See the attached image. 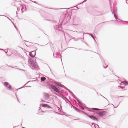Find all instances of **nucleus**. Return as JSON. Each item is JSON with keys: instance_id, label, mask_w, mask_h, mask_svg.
<instances>
[{"instance_id": "53", "label": "nucleus", "mask_w": 128, "mask_h": 128, "mask_svg": "<svg viewBox=\"0 0 128 128\" xmlns=\"http://www.w3.org/2000/svg\"><path fill=\"white\" fill-rule=\"evenodd\" d=\"M70 105H71V106H72V104H71V103H70Z\"/></svg>"}, {"instance_id": "4", "label": "nucleus", "mask_w": 128, "mask_h": 128, "mask_svg": "<svg viewBox=\"0 0 128 128\" xmlns=\"http://www.w3.org/2000/svg\"><path fill=\"white\" fill-rule=\"evenodd\" d=\"M4 85L5 87L8 88L9 90H12V86L8 82H4Z\"/></svg>"}, {"instance_id": "15", "label": "nucleus", "mask_w": 128, "mask_h": 128, "mask_svg": "<svg viewBox=\"0 0 128 128\" xmlns=\"http://www.w3.org/2000/svg\"><path fill=\"white\" fill-rule=\"evenodd\" d=\"M46 78L44 76H43L41 77L40 80L42 81H44L46 80Z\"/></svg>"}, {"instance_id": "41", "label": "nucleus", "mask_w": 128, "mask_h": 128, "mask_svg": "<svg viewBox=\"0 0 128 128\" xmlns=\"http://www.w3.org/2000/svg\"><path fill=\"white\" fill-rule=\"evenodd\" d=\"M28 42V41H27L26 40H24V42Z\"/></svg>"}, {"instance_id": "36", "label": "nucleus", "mask_w": 128, "mask_h": 128, "mask_svg": "<svg viewBox=\"0 0 128 128\" xmlns=\"http://www.w3.org/2000/svg\"><path fill=\"white\" fill-rule=\"evenodd\" d=\"M34 2V3L36 4H37V3H36V1H34V2Z\"/></svg>"}, {"instance_id": "9", "label": "nucleus", "mask_w": 128, "mask_h": 128, "mask_svg": "<svg viewBox=\"0 0 128 128\" xmlns=\"http://www.w3.org/2000/svg\"><path fill=\"white\" fill-rule=\"evenodd\" d=\"M42 106L44 108H50L51 107L47 104H42Z\"/></svg>"}, {"instance_id": "16", "label": "nucleus", "mask_w": 128, "mask_h": 128, "mask_svg": "<svg viewBox=\"0 0 128 128\" xmlns=\"http://www.w3.org/2000/svg\"><path fill=\"white\" fill-rule=\"evenodd\" d=\"M45 96H46V98H47L48 99L49 98V96L48 93H46L45 94Z\"/></svg>"}, {"instance_id": "19", "label": "nucleus", "mask_w": 128, "mask_h": 128, "mask_svg": "<svg viewBox=\"0 0 128 128\" xmlns=\"http://www.w3.org/2000/svg\"><path fill=\"white\" fill-rule=\"evenodd\" d=\"M95 128H98V125L96 124L95 125V126L94 125Z\"/></svg>"}, {"instance_id": "55", "label": "nucleus", "mask_w": 128, "mask_h": 128, "mask_svg": "<svg viewBox=\"0 0 128 128\" xmlns=\"http://www.w3.org/2000/svg\"><path fill=\"white\" fill-rule=\"evenodd\" d=\"M83 36H84V33H83Z\"/></svg>"}, {"instance_id": "23", "label": "nucleus", "mask_w": 128, "mask_h": 128, "mask_svg": "<svg viewBox=\"0 0 128 128\" xmlns=\"http://www.w3.org/2000/svg\"><path fill=\"white\" fill-rule=\"evenodd\" d=\"M103 67L104 68H106L108 66V65H107L106 66H104V65L103 63Z\"/></svg>"}, {"instance_id": "8", "label": "nucleus", "mask_w": 128, "mask_h": 128, "mask_svg": "<svg viewBox=\"0 0 128 128\" xmlns=\"http://www.w3.org/2000/svg\"><path fill=\"white\" fill-rule=\"evenodd\" d=\"M36 55V52L35 51H33L30 52L29 55L33 57L35 56Z\"/></svg>"}, {"instance_id": "11", "label": "nucleus", "mask_w": 128, "mask_h": 128, "mask_svg": "<svg viewBox=\"0 0 128 128\" xmlns=\"http://www.w3.org/2000/svg\"><path fill=\"white\" fill-rule=\"evenodd\" d=\"M22 6V8L21 9L22 11V13H23L24 11H26V8L25 6H23V5H21Z\"/></svg>"}, {"instance_id": "61", "label": "nucleus", "mask_w": 128, "mask_h": 128, "mask_svg": "<svg viewBox=\"0 0 128 128\" xmlns=\"http://www.w3.org/2000/svg\"><path fill=\"white\" fill-rule=\"evenodd\" d=\"M72 39H70V40H71V39H72Z\"/></svg>"}, {"instance_id": "22", "label": "nucleus", "mask_w": 128, "mask_h": 128, "mask_svg": "<svg viewBox=\"0 0 128 128\" xmlns=\"http://www.w3.org/2000/svg\"><path fill=\"white\" fill-rule=\"evenodd\" d=\"M114 13H116V14L117 13V9L116 8H115L114 9Z\"/></svg>"}, {"instance_id": "30", "label": "nucleus", "mask_w": 128, "mask_h": 128, "mask_svg": "<svg viewBox=\"0 0 128 128\" xmlns=\"http://www.w3.org/2000/svg\"><path fill=\"white\" fill-rule=\"evenodd\" d=\"M82 38H78L77 40H76V41H77V40H79V39H82Z\"/></svg>"}, {"instance_id": "52", "label": "nucleus", "mask_w": 128, "mask_h": 128, "mask_svg": "<svg viewBox=\"0 0 128 128\" xmlns=\"http://www.w3.org/2000/svg\"><path fill=\"white\" fill-rule=\"evenodd\" d=\"M75 102L76 103V100H75Z\"/></svg>"}, {"instance_id": "7", "label": "nucleus", "mask_w": 128, "mask_h": 128, "mask_svg": "<svg viewBox=\"0 0 128 128\" xmlns=\"http://www.w3.org/2000/svg\"><path fill=\"white\" fill-rule=\"evenodd\" d=\"M74 21L76 22H79L80 21V18L77 16H75L74 18Z\"/></svg>"}, {"instance_id": "21", "label": "nucleus", "mask_w": 128, "mask_h": 128, "mask_svg": "<svg viewBox=\"0 0 128 128\" xmlns=\"http://www.w3.org/2000/svg\"><path fill=\"white\" fill-rule=\"evenodd\" d=\"M87 0H84L83 2H82L81 3L79 4H78V5L82 4L84 3Z\"/></svg>"}, {"instance_id": "26", "label": "nucleus", "mask_w": 128, "mask_h": 128, "mask_svg": "<svg viewBox=\"0 0 128 128\" xmlns=\"http://www.w3.org/2000/svg\"><path fill=\"white\" fill-rule=\"evenodd\" d=\"M14 68H16V69H19V70H23V69H18V68H16L15 67H14Z\"/></svg>"}, {"instance_id": "47", "label": "nucleus", "mask_w": 128, "mask_h": 128, "mask_svg": "<svg viewBox=\"0 0 128 128\" xmlns=\"http://www.w3.org/2000/svg\"><path fill=\"white\" fill-rule=\"evenodd\" d=\"M102 22V23H104V22Z\"/></svg>"}, {"instance_id": "12", "label": "nucleus", "mask_w": 128, "mask_h": 128, "mask_svg": "<svg viewBox=\"0 0 128 128\" xmlns=\"http://www.w3.org/2000/svg\"><path fill=\"white\" fill-rule=\"evenodd\" d=\"M114 16L116 20L118 19L119 20H120L118 18V15L116 14V13H114Z\"/></svg>"}, {"instance_id": "20", "label": "nucleus", "mask_w": 128, "mask_h": 128, "mask_svg": "<svg viewBox=\"0 0 128 128\" xmlns=\"http://www.w3.org/2000/svg\"><path fill=\"white\" fill-rule=\"evenodd\" d=\"M67 35L68 36V37H69V38H72L73 37L71 36L70 34L67 33Z\"/></svg>"}, {"instance_id": "32", "label": "nucleus", "mask_w": 128, "mask_h": 128, "mask_svg": "<svg viewBox=\"0 0 128 128\" xmlns=\"http://www.w3.org/2000/svg\"><path fill=\"white\" fill-rule=\"evenodd\" d=\"M74 38V41H76V39H75V38H74H74Z\"/></svg>"}, {"instance_id": "45", "label": "nucleus", "mask_w": 128, "mask_h": 128, "mask_svg": "<svg viewBox=\"0 0 128 128\" xmlns=\"http://www.w3.org/2000/svg\"><path fill=\"white\" fill-rule=\"evenodd\" d=\"M103 97L104 98H106L107 100H107V99H106V98H105L104 97Z\"/></svg>"}, {"instance_id": "18", "label": "nucleus", "mask_w": 128, "mask_h": 128, "mask_svg": "<svg viewBox=\"0 0 128 128\" xmlns=\"http://www.w3.org/2000/svg\"><path fill=\"white\" fill-rule=\"evenodd\" d=\"M74 108L77 112H80V110H79L78 108L75 107H74Z\"/></svg>"}, {"instance_id": "49", "label": "nucleus", "mask_w": 128, "mask_h": 128, "mask_svg": "<svg viewBox=\"0 0 128 128\" xmlns=\"http://www.w3.org/2000/svg\"><path fill=\"white\" fill-rule=\"evenodd\" d=\"M72 48H75V49H76V48H73V47H72Z\"/></svg>"}, {"instance_id": "37", "label": "nucleus", "mask_w": 128, "mask_h": 128, "mask_svg": "<svg viewBox=\"0 0 128 128\" xmlns=\"http://www.w3.org/2000/svg\"><path fill=\"white\" fill-rule=\"evenodd\" d=\"M16 16H18V15H17V14H18V12H16Z\"/></svg>"}, {"instance_id": "6", "label": "nucleus", "mask_w": 128, "mask_h": 128, "mask_svg": "<svg viewBox=\"0 0 128 128\" xmlns=\"http://www.w3.org/2000/svg\"><path fill=\"white\" fill-rule=\"evenodd\" d=\"M54 84H56L58 86L60 87H61L62 88H64V89L66 90L68 89V88H66V87L65 86L61 84L60 83L58 82L55 81H54Z\"/></svg>"}, {"instance_id": "40", "label": "nucleus", "mask_w": 128, "mask_h": 128, "mask_svg": "<svg viewBox=\"0 0 128 128\" xmlns=\"http://www.w3.org/2000/svg\"><path fill=\"white\" fill-rule=\"evenodd\" d=\"M8 52V51H7L6 52V51H4L5 52V53H7V52Z\"/></svg>"}, {"instance_id": "54", "label": "nucleus", "mask_w": 128, "mask_h": 128, "mask_svg": "<svg viewBox=\"0 0 128 128\" xmlns=\"http://www.w3.org/2000/svg\"><path fill=\"white\" fill-rule=\"evenodd\" d=\"M0 16H4V15H0Z\"/></svg>"}, {"instance_id": "48", "label": "nucleus", "mask_w": 128, "mask_h": 128, "mask_svg": "<svg viewBox=\"0 0 128 128\" xmlns=\"http://www.w3.org/2000/svg\"><path fill=\"white\" fill-rule=\"evenodd\" d=\"M34 69V68H32V69Z\"/></svg>"}, {"instance_id": "57", "label": "nucleus", "mask_w": 128, "mask_h": 128, "mask_svg": "<svg viewBox=\"0 0 128 128\" xmlns=\"http://www.w3.org/2000/svg\"><path fill=\"white\" fill-rule=\"evenodd\" d=\"M80 33V32H79Z\"/></svg>"}, {"instance_id": "14", "label": "nucleus", "mask_w": 128, "mask_h": 128, "mask_svg": "<svg viewBox=\"0 0 128 128\" xmlns=\"http://www.w3.org/2000/svg\"><path fill=\"white\" fill-rule=\"evenodd\" d=\"M122 83L126 85H128V81H125L124 82H122Z\"/></svg>"}, {"instance_id": "25", "label": "nucleus", "mask_w": 128, "mask_h": 128, "mask_svg": "<svg viewBox=\"0 0 128 128\" xmlns=\"http://www.w3.org/2000/svg\"><path fill=\"white\" fill-rule=\"evenodd\" d=\"M68 91L72 94V95L73 94H74L70 90Z\"/></svg>"}, {"instance_id": "24", "label": "nucleus", "mask_w": 128, "mask_h": 128, "mask_svg": "<svg viewBox=\"0 0 128 128\" xmlns=\"http://www.w3.org/2000/svg\"><path fill=\"white\" fill-rule=\"evenodd\" d=\"M73 96L75 99L77 98V97L75 96L74 94H73L72 95Z\"/></svg>"}, {"instance_id": "60", "label": "nucleus", "mask_w": 128, "mask_h": 128, "mask_svg": "<svg viewBox=\"0 0 128 128\" xmlns=\"http://www.w3.org/2000/svg\"><path fill=\"white\" fill-rule=\"evenodd\" d=\"M44 34H45V35H46V34H45V33H44Z\"/></svg>"}, {"instance_id": "35", "label": "nucleus", "mask_w": 128, "mask_h": 128, "mask_svg": "<svg viewBox=\"0 0 128 128\" xmlns=\"http://www.w3.org/2000/svg\"><path fill=\"white\" fill-rule=\"evenodd\" d=\"M127 1H128V0H126V3L128 4V3L127 2Z\"/></svg>"}, {"instance_id": "39", "label": "nucleus", "mask_w": 128, "mask_h": 128, "mask_svg": "<svg viewBox=\"0 0 128 128\" xmlns=\"http://www.w3.org/2000/svg\"><path fill=\"white\" fill-rule=\"evenodd\" d=\"M17 10L18 11V12L19 11V10H18V8H17Z\"/></svg>"}, {"instance_id": "38", "label": "nucleus", "mask_w": 128, "mask_h": 128, "mask_svg": "<svg viewBox=\"0 0 128 128\" xmlns=\"http://www.w3.org/2000/svg\"><path fill=\"white\" fill-rule=\"evenodd\" d=\"M104 66H106L105 62L104 63Z\"/></svg>"}, {"instance_id": "31", "label": "nucleus", "mask_w": 128, "mask_h": 128, "mask_svg": "<svg viewBox=\"0 0 128 128\" xmlns=\"http://www.w3.org/2000/svg\"><path fill=\"white\" fill-rule=\"evenodd\" d=\"M123 96H126V97H128V96H120V97H123Z\"/></svg>"}, {"instance_id": "42", "label": "nucleus", "mask_w": 128, "mask_h": 128, "mask_svg": "<svg viewBox=\"0 0 128 128\" xmlns=\"http://www.w3.org/2000/svg\"><path fill=\"white\" fill-rule=\"evenodd\" d=\"M3 50L1 48H0V50Z\"/></svg>"}, {"instance_id": "28", "label": "nucleus", "mask_w": 128, "mask_h": 128, "mask_svg": "<svg viewBox=\"0 0 128 128\" xmlns=\"http://www.w3.org/2000/svg\"><path fill=\"white\" fill-rule=\"evenodd\" d=\"M118 88H121L122 89V88H124V87H121V86H118Z\"/></svg>"}, {"instance_id": "56", "label": "nucleus", "mask_w": 128, "mask_h": 128, "mask_svg": "<svg viewBox=\"0 0 128 128\" xmlns=\"http://www.w3.org/2000/svg\"><path fill=\"white\" fill-rule=\"evenodd\" d=\"M7 54L8 55H8V54Z\"/></svg>"}, {"instance_id": "46", "label": "nucleus", "mask_w": 128, "mask_h": 128, "mask_svg": "<svg viewBox=\"0 0 128 128\" xmlns=\"http://www.w3.org/2000/svg\"><path fill=\"white\" fill-rule=\"evenodd\" d=\"M46 111H42V112H45Z\"/></svg>"}, {"instance_id": "50", "label": "nucleus", "mask_w": 128, "mask_h": 128, "mask_svg": "<svg viewBox=\"0 0 128 128\" xmlns=\"http://www.w3.org/2000/svg\"><path fill=\"white\" fill-rule=\"evenodd\" d=\"M49 67V68H50V71H51V70H50V67Z\"/></svg>"}, {"instance_id": "34", "label": "nucleus", "mask_w": 128, "mask_h": 128, "mask_svg": "<svg viewBox=\"0 0 128 128\" xmlns=\"http://www.w3.org/2000/svg\"><path fill=\"white\" fill-rule=\"evenodd\" d=\"M59 9H66V8H59Z\"/></svg>"}, {"instance_id": "63", "label": "nucleus", "mask_w": 128, "mask_h": 128, "mask_svg": "<svg viewBox=\"0 0 128 128\" xmlns=\"http://www.w3.org/2000/svg\"><path fill=\"white\" fill-rule=\"evenodd\" d=\"M25 43V44H26L25 43Z\"/></svg>"}, {"instance_id": "51", "label": "nucleus", "mask_w": 128, "mask_h": 128, "mask_svg": "<svg viewBox=\"0 0 128 128\" xmlns=\"http://www.w3.org/2000/svg\"><path fill=\"white\" fill-rule=\"evenodd\" d=\"M26 87H29V86H26Z\"/></svg>"}, {"instance_id": "59", "label": "nucleus", "mask_w": 128, "mask_h": 128, "mask_svg": "<svg viewBox=\"0 0 128 128\" xmlns=\"http://www.w3.org/2000/svg\"><path fill=\"white\" fill-rule=\"evenodd\" d=\"M31 87V86H29V87Z\"/></svg>"}, {"instance_id": "2", "label": "nucleus", "mask_w": 128, "mask_h": 128, "mask_svg": "<svg viewBox=\"0 0 128 128\" xmlns=\"http://www.w3.org/2000/svg\"><path fill=\"white\" fill-rule=\"evenodd\" d=\"M28 61L30 65L32 67L35 68L36 66L37 65L36 60L32 58H31L29 57L28 58Z\"/></svg>"}, {"instance_id": "27", "label": "nucleus", "mask_w": 128, "mask_h": 128, "mask_svg": "<svg viewBox=\"0 0 128 128\" xmlns=\"http://www.w3.org/2000/svg\"><path fill=\"white\" fill-rule=\"evenodd\" d=\"M74 7H76V8H78V9H79V8H78V7H76V6H74V7H72L71 8H74ZM70 8H68V9H70Z\"/></svg>"}, {"instance_id": "62", "label": "nucleus", "mask_w": 128, "mask_h": 128, "mask_svg": "<svg viewBox=\"0 0 128 128\" xmlns=\"http://www.w3.org/2000/svg\"><path fill=\"white\" fill-rule=\"evenodd\" d=\"M126 22H127V21H126Z\"/></svg>"}, {"instance_id": "1", "label": "nucleus", "mask_w": 128, "mask_h": 128, "mask_svg": "<svg viewBox=\"0 0 128 128\" xmlns=\"http://www.w3.org/2000/svg\"><path fill=\"white\" fill-rule=\"evenodd\" d=\"M86 109L88 110L89 111L92 112L93 113H92V114H93L94 116L93 115H89L88 114L84 112V111H82V112L86 114L90 118L94 120L98 121V118L96 116L102 117L104 116L106 113V112L105 111H98L100 109L96 108H89L86 107Z\"/></svg>"}, {"instance_id": "5", "label": "nucleus", "mask_w": 128, "mask_h": 128, "mask_svg": "<svg viewBox=\"0 0 128 128\" xmlns=\"http://www.w3.org/2000/svg\"><path fill=\"white\" fill-rule=\"evenodd\" d=\"M76 99L78 102V104L80 107L82 109L84 110V108L83 106V105L82 103L80 101L79 99L78 98H76Z\"/></svg>"}, {"instance_id": "44", "label": "nucleus", "mask_w": 128, "mask_h": 128, "mask_svg": "<svg viewBox=\"0 0 128 128\" xmlns=\"http://www.w3.org/2000/svg\"><path fill=\"white\" fill-rule=\"evenodd\" d=\"M66 90H68V91H69L70 90H69L68 89H68H66Z\"/></svg>"}, {"instance_id": "43", "label": "nucleus", "mask_w": 128, "mask_h": 128, "mask_svg": "<svg viewBox=\"0 0 128 128\" xmlns=\"http://www.w3.org/2000/svg\"><path fill=\"white\" fill-rule=\"evenodd\" d=\"M42 100L43 102H45V101L44 100Z\"/></svg>"}, {"instance_id": "33", "label": "nucleus", "mask_w": 128, "mask_h": 128, "mask_svg": "<svg viewBox=\"0 0 128 128\" xmlns=\"http://www.w3.org/2000/svg\"><path fill=\"white\" fill-rule=\"evenodd\" d=\"M38 4V5H40V6H43V5H42V4Z\"/></svg>"}, {"instance_id": "29", "label": "nucleus", "mask_w": 128, "mask_h": 128, "mask_svg": "<svg viewBox=\"0 0 128 128\" xmlns=\"http://www.w3.org/2000/svg\"><path fill=\"white\" fill-rule=\"evenodd\" d=\"M6 65L8 66H9V67H11V68H14V67H12L11 66H8V65L7 64H6Z\"/></svg>"}, {"instance_id": "58", "label": "nucleus", "mask_w": 128, "mask_h": 128, "mask_svg": "<svg viewBox=\"0 0 128 128\" xmlns=\"http://www.w3.org/2000/svg\"><path fill=\"white\" fill-rule=\"evenodd\" d=\"M17 99H18V98H17Z\"/></svg>"}, {"instance_id": "17", "label": "nucleus", "mask_w": 128, "mask_h": 128, "mask_svg": "<svg viewBox=\"0 0 128 128\" xmlns=\"http://www.w3.org/2000/svg\"><path fill=\"white\" fill-rule=\"evenodd\" d=\"M30 81H29L24 86H22V87L21 88H19L18 89H16V90H18V89H21V88H24V86H25L26 85V84H27Z\"/></svg>"}, {"instance_id": "10", "label": "nucleus", "mask_w": 128, "mask_h": 128, "mask_svg": "<svg viewBox=\"0 0 128 128\" xmlns=\"http://www.w3.org/2000/svg\"><path fill=\"white\" fill-rule=\"evenodd\" d=\"M61 25L59 24L58 25L55 26L54 28L55 30H59L58 28L61 27Z\"/></svg>"}, {"instance_id": "3", "label": "nucleus", "mask_w": 128, "mask_h": 128, "mask_svg": "<svg viewBox=\"0 0 128 128\" xmlns=\"http://www.w3.org/2000/svg\"><path fill=\"white\" fill-rule=\"evenodd\" d=\"M50 87L55 92H60V90L59 89V87L52 85H51Z\"/></svg>"}, {"instance_id": "13", "label": "nucleus", "mask_w": 128, "mask_h": 128, "mask_svg": "<svg viewBox=\"0 0 128 128\" xmlns=\"http://www.w3.org/2000/svg\"><path fill=\"white\" fill-rule=\"evenodd\" d=\"M88 34L89 35H90V36L93 38V39H94V40L95 41H96L95 40L94 36L93 35V34H91V33H88Z\"/></svg>"}]
</instances>
